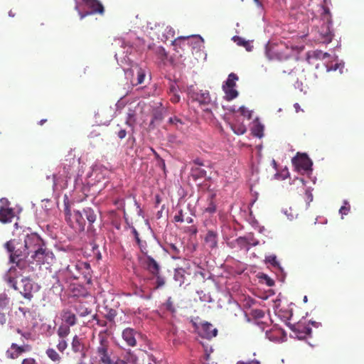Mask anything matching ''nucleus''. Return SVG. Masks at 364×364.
<instances>
[{
    "instance_id": "nucleus-1",
    "label": "nucleus",
    "mask_w": 364,
    "mask_h": 364,
    "mask_svg": "<svg viewBox=\"0 0 364 364\" xmlns=\"http://www.w3.org/2000/svg\"><path fill=\"white\" fill-rule=\"evenodd\" d=\"M96 358L101 364H112L117 357L114 354L109 340L100 335V343L95 350Z\"/></svg>"
},
{
    "instance_id": "nucleus-2",
    "label": "nucleus",
    "mask_w": 364,
    "mask_h": 364,
    "mask_svg": "<svg viewBox=\"0 0 364 364\" xmlns=\"http://www.w3.org/2000/svg\"><path fill=\"white\" fill-rule=\"evenodd\" d=\"M4 247L10 253L11 262H26L25 258L29 255V252L24 247L23 242L18 240L12 239L6 242Z\"/></svg>"
},
{
    "instance_id": "nucleus-3",
    "label": "nucleus",
    "mask_w": 364,
    "mask_h": 364,
    "mask_svg": "<svg viewBox=\"0 0 364 364\" xmlns=\"http://www.w3.org/2000/svg\"><path fill=\"white\" fill-rule=\"evenodd\" d=\"M14 266L10 267L4 276V279L12 288H16V279L19 277H27L30 272V267L27 262H14Z\"/></svg>"
},
{
    "instance_id": "nucleus-4",
    "label": "nucleus",
    "mask_w": 364,
    "mask_h": 364,
    "mask_svg": "<svg viewBox=\"0 0 364 364\" xmlns=\"http://www.w3.org/2000/svg\"><path fill=\"white\" fill-rule=\"evenodd\" d=\"M65 214L67 222L73 229L78 232L85 230V220L80 211L76 210L74 211L73 214H71L70 210L66 206Z\"/></svg>"
},
{
    "instance_id": "nucleus-5",
    "label": "nucleus",
    "mask_w": 364,
    "mask_h": 364,
    "mask_svg": "<svg viewBox=\"0 0 364 364\" xmlns=\"http://www.w3.org/2000/svg\"><path fill=\"white\" fill-rule=\"evenodd\" d=\"M31 258L40 265L45 263L50 264L54 259V255L44 243L31 255Z\"/></svg>"
},
{
    "instance_id": "nucleus-6",
    "label": "nucleus",
    "mask_w": 364,
    "mask_h": 364,
    "mask_svg": "<svg viewBox=\"0 0 364 364\" xmlns=\"http://www.w3.org/2000/svg\"><path fill=\"white\" fill-rule=\"evenodd\" d=\"M24 247L29 252L30 254H33L37 249H38L42 245L44 244L43 240L36 233H31L23 235V242Z\"/></svg>"
},
{
    "instance_id": "nucleus-7",
    "label": "nucleus",
    "mask_w": 364,
    "mask_h": 364,
    "mask_svg": "<svg viewBox=\"0 0 364 364\" xmlns=\"http://www.w3.org/2000/svg\"><path fill=\"white\" fill-rule=\"evenodd\" d=\"M33 284L31 279L27 276L21 279L20 283H16L15 290H18L26 299L31 300L33 297Z\"/></svg>"
},
{
    "instance_id": "nucleus-8",
    "label": "nucleus",
    "mask_w": 364,
    "mask_h": 364,
    "mask_svg": "<svg viewBox=\"0 0 364 364\" xmlns=\"http://www.w3.org/2000/svg\"><path fill=\"white\" fill-rule=\"evenodd\" d=\"M188 93L193 100L198 102L200 105H207L211 101L208 91L198 90L193 85H191L188 88Z\"/></svg>"
},
{
    "instance_id": "nucleus-9",
    "label": "nucleus",
    "mask_w": 364,
    "mask_h": 364,
    "mask_svg": "<svg viewBox=\"0 0 364 364\" xmlns=\"http://www.w3.org/2000/svg\"><path fill=\"white\" fill-rule=\"evenodd\" d=\"M83 3L85 6L91 9V11H87L85 13H82L79 11V15L80 18L82 19L85 16L93 14H99L102 15L105 12V9L101 2L98 0H82Z\"/></svg>"
},
{
    "instance_id": "nucleus-10",
    "label": "nucleus",
    "mask_w": 364,
    "mask_h": 364,
    "mask_svg": "<svg viewBox=\"0 0 364 364\" xmlns=\"http://www.w3.org/2000/svg\"><path fill=\"white\" fill-rule=\"evenodd\" d=\"M1 202L3 205L0 207V221L3 223H10L15 216L14 210L9 206V202L7 199L2 198Z\"/></svg>"
},
{
    "instance_id": "nucleus-11",
    "label": "nucleus",
    "mask_w": 364,
    "mask_h": 364,
    "mask_svg": "<svg viewBox=\"0 0 364 364\" xmlns=\"http://www.w3.org/2000/svg\"><path fill=\"white\" fill-rule=\"evenodd\" d=\"M140 333L132 328H126L123 330L122 336L127 345L130 347L136 346V339L140 336Z\"/></svg>"
},
{
    "instance_id": "nucleus-12",
    "label": "nucleus",
    "mask_w": 364,
    "mask_h": 364,
    "mask_svg": "<svg viewBox=\"0 0 364 364\" xmlns=\"http://www.w3.org/2000/svg\"><path fill=\"white\" fill-rule=\"evenodd\" d=\"M292 162L298 169H302L304 171L311 169L312 161L305 154H297V156L292 159Z\"/></svg>"
},
{
    "instance_id": "nucleus-13",
    "label": "nucleus",
    "mask_w": 364,
    "mask_h": 364,
    "mask_svg": "<svg viewBox=\"0 0 364 364\" xmlns=\"http://www.w3.org/2000/svg\"><path fill=\"white\" fill-rule=\"evenodd\" d=\"M80 270V278L83 279V282L87 284H90L92 281V270L89 263L85 262H77V265L76 266Z\"/></svg>"
},
{
    "instance_id": "nucleus-14",
    "label": "nucleus",
    "mask_w": 364,
    "mask_h": 364,
    "mask_svg": "<svg viewBox=\"0 0 364 364\" xmlns=\"http://www.w3.org/2000/svg\"><path fill=\"white\" fill-rule=\"evenodd\" d=\"M140 260L143 262L145 268L153 275H156L159 273L160 267L159 263L150 255H146L144 257H140Z\"/></svg>"
},
{
    "instance_id": "nucleus-15",
    "label": "nucleus",
    "mask_w": 364,
    "mask_h": 364,
    "mask_svg": "<svg viewBox=\"0 0 364 364\" xmlns=\"http://www.w3.org/2000/svg\"><path fill=\"white\" fill-rule=\"evenodd\" d=\"M71 349L76 355L74 358H85L86 350L84 344L80 341L77 336H75L71 343Z\"/></svg>"
},
{
    "instance_id": "nucleus-16",
    "label": "nucleus",
    "mask_w": 364,
    "mask_h": 364,
    "mask_svg": "<svg viewBox=\"0 0 364 364\" xmlns=\"http://www.w3.org/2000/svg\"><path fill=\"white\" fill-rule=\"evenodd\" d=\"M218 330L208 322L203 323L199 329L200 335L205 338L210 339L216 336Z\"/></svg>"
},
{
    "instance_id": "nucleus-17",
    "label": "nucleus",
    "mask_w": 364,
    "mask_h": 364,
    "mask_svg": "<svg viewBox=\"0 0 364 364\" xmlns=\"http://www.w3.org/2000/svg\"><path fill=\"white\" fill-rule=\"evenodd\" d=\"M11 348L14 350V352H10L9 350L6 351L7 357L11 359H15L18 358L21 353L28 351L30 350L29 346H18L16 343H12L11 346Z\"/></svg>"
},
{
    "instance_id": "nucleus-18",
    "label": "nucleus",
    "mask_w": 364,
    "mask_h": 364,
    "mask_svg": "<svg viewBox=\"0 0 364 364\" xmlns=\"http://www.w3.org/2000/svg\"><path fill=\"white\" fill-rule=\"evenodd\" d=\"M77 265V262L72 263L71 264L68 265L66 269H65V272L68 274V275L70 278H73L74 279H80V269H78V268L74 269L75 267H76Z\"/></svg>"
},
{
    "instance_id": "nucleus-19",
    "label": "nucleus",
    "mask_w": 364,
    "mask_h": 364,
    "mask_svg": "<svg viewBox=\"0 0 364 364\" xmlns=\"http://www.w3.org/2000/svg\"><path fill=\"white\" fill-rule=\"evenodd\" d=\"M321 40L324 43H329L331 42L333 37V33L330 31L329 25H326L322 27V31L321 32Z\"/></svg>"
},
{
    "instance_id": "nucleus-20",
    "label": "nucleus",
    "mask_w": 364,
    "mask_h": 364,
    "mask_svg": "<svg viewBox=\"0 0 364 364\" xmlns=\"http://www.w3.org/2000/svg\"><path fill=\"white\" fill-rule=\"evenodd\" d=\"M63 321L68 325L73 326L76 324L77 318L75 315L70 311H65L63 314Z\"/></svg>"
},
{
    "instance_id": "nucleus-21",
    "label": "nucleus",
    "mask_w": 364,
    "mask_h": 364,
    "mask_svg": "<svg viewBox=\"0 0 364 364\" xmlns=\"http://www.w3.org/2000/svg\"><path fill=\"white\" fill-rule=\"evenodd\" d=\"M205 240L211 248L217 246V235L213 231L208 232Z\"/></svg>"
},
{
    "instance_id": "nucleus-22",
    "label": "nucleus",
    "mask_w": 364,
    "mask_h": 364,
    "mask_svg": "<svg viewBox=\"0 0 364 364\" xmlns=\"http://www.w3.org/2000/svg\"><path fill=\"white\" fill-rule=\"evenodd\" d=\"M61 177L65 178V179L68 178H70V168H66L65 166L63 167V173L62 174H60V176L57 174H53V186H57L58 183H60V181H63Z\"/></svg>"
},
{
    "instance_id": "nucleus-23",
    "label": "nucleus",
    "mask_w": 364,
    "mask_h": 364,
    "mask_svg": "<svg viewBox=\"0 0 364 364\" xmlns=\"http://www.w3.org/2000/svg\"><path fill=\"white\" fill-rule=\"evenodd\" d=\"M215 194L212 193L208 199V204L205 211L209 213H214L216 211V205L215 203Z\"/></svg>"
},
{
    "instance_id": "nucleus-24",
    "label": "nucleus",
    "mask_w": 364,
    "mask_h": 364,
    "mask_svg": "<svg viewBox=\"0 0 364 364\" xmlns=\"http://www.w3.org/2000/svg\"><path fill=\"white\" fill-rule=\"evenodd\" d=\"M264 126L260 122H255L252 129V133L255 136L261 138L263 136Z\"/></svg>"
},
{
    "instance_id": "nucleus-25",
    "label": "nucleus",
    "mask_w": 364,
    "mask_h": 364,
    "mask_svg": "<svg viewBox=\"0 0 364 364\" xmlns=\"http://www.w3.org/2000/svg\"><path fill=\"white\" fill-rule=\"evenodd\" d=\"M223 90L225 93V98L227 100H232L237 97L238 92L237 91L234 89L233 87H223Z\"/></svg>"
},
{
    "instance_id": "nucleus-26",
    "label": "nucleus",
    "mask_w": 364,
    "mask_h": 364,
    "mask_svg": "<svg viewBox=\"0 0 364 364\" xmlns=\"http://www.w3.org/2000/svg\"><path fill=\"white\" fill-rule=\"evenodd\" d=\"M266 55L269 60L281 59V56L276 46L269 48L266 51Z\"/></svg>"
},
{
    "instance_id": "nucleus-27",
    "label": "nucleus",
    "mask_w": 364,
    "mask_h": 364,
    "mask_svg": "<svg viewBox=\"0 0 364 364\" xmlns=\"http://www.w3.org/2000/svg\"><path fill=\"white\" fill-rule=\"evenodd\" d=\"M238 80V77L236 74L232 73H230L228 77V79L227 80L225 81V85H223V87H235V85H236V81Z\"/></svg>"
},
{
    "instance_id": "nucleus-28",
    "label": "nucleus",
    "mask_w": 364,
    "mask_h": 364,
    "mask_svg": "<svg viewBox=\"0 0 364 364\" xmlns=\"http://www.w3.org/2000/svg\"><path fill=\"white\" fill-rule=\"evenodd\" d=\"M83 212L86 216L87 220L92 225L95 220L97 215L94 210L91 208H86L83 210Z\"/></svg>"
},
{
    "instance_id": "nucleus-29",
    "label": "nucleus",
    "mask_w": 364,
    "mask_h": 364,
    "mask_svg": "<svg viewBox=\"0 0 364 364\" xmlns=\"http://www.w3.org/2000/svg\"><path fill=\"white\" fill-rule=\"evenodd\" d=\"M46 355L51 360L54 362L58 363L61 360V357L60 356V355L53 348L47 349Z\"/></svg>"
},
{
    "instance_id": "nucleus-30",
    "label": "nucleus",
    "mask_w": 364,
    "mask_h": 364,
    "mask_svg": "<svg viewBox=\"0 0 364 364\" xmlns=\"http://www.w3.org/2000/svg\"><path fill=\"white\" fill-rule=\"evenodd\" d=\"M230 127L234 133L237 135L244 134L247 131L246 127L242 124H231Z\"/></svg>"
},
{
    "instance_id": "nucleus-31",
    "label": "nucleus",
    "mask_w": 364,
    "mask_h": 364,
    "mask_svg": "<svg viewBox=\"0 0 364 364\" xmlns=\"http://www.w3.org/2000/svg\"><path fill=\"white\" fill-rule=\"evenodd\" d=\"M77 313L80 316L84 317L89 315L92 310L85 307V305L80 304L76 307Z\"/></svg>"
},
{
    "instance_id": "nucleus-32",
    "label": "nucleus",
    "mask_w": 364,
    "mask_h": 364,
    "mask_svg": "<svg viewBox=\"0 0 364 364\" xmlns=\"http://www.w3.org/2000/svg\"><path fill=\"white\" fill-rule=\"evenodd\" d=\"M206 176V171L200 168H192V176L194 179L203 178Z\"/></svg>"
},
{
    "instance_id": "nucleus-33",
    "label": "nucleus",
    "mask_w": 364,
    "mask_h": 364,
    "mask_svg": "<svg viewBox=\"0 0 364 364\" xmlns=\"http://www.w3.org/2000/svg\"><path fill=\"white\" fill-rule=\"evenodd\" d=\"M10 299L5 293L0 294V309L3 310L9 306Z\"/></svg>"
},
{
    "instance_id": "nucleus-34",
    "label": "nucleus",
    "mask_w": 364,
    "mask_h": 364,
    "mask_svg": "<svg viewBox=\"0 0 364 364\" xmlns=\"http://www.w3.org/2000/svg\"><path fill=\"white\" fill-rule=\"evenodd\" d=\"M265 262L271 264L274 267L281 269L279 262L277 261V256L274 255H269L266 257Z\"/></svg>"
},
{
    "instance_id": "nucleus-35",
    "label": "nucleus",
    "mask_w": 364,
    "mask_h": 364,
    "mask_svg": "<svg viewBox=\"0 0 364 364\" xmlns=\"http://www.w3.org/2000/svg\"><path fill=\"white\" fill-rule=\"evenodd\" d=\"M70 326H60L58 329V335L60 338L64 339L70 333Z\"/></svg>"
},
{
    "instance_id": "nucleus-36",
    "label": "nucleus",
    "mask_w": 364,
    "mask_h": 364,
    "mask_svg": "<svg viewBox=\"0 0 364 364\" xmlns=\"http://www.w3.org/2000/svg\"><path fill=\"white\" fill-rule=\"evenodd\" d=\"M137 82L136 85H140L142 84L144 81L145 76H146V71L142 69L141 68H139L137 69Z\"/></svg>"
},
{
    "instance_id": "nucleus-37",
    "label": "nucleus",
    "mask_w": 364,
    "mask_h": 364,
    "mask_svg": "<svg viewBox=\"0 0 364 364\" xmlns=\"http://www.w3.org/2000/svg\"><path fill=\"white\" fill-rule=\"evenodd\" d=\"M237 43L239 46H242L245 47L247 51L252 50V46L250 44V43L248 41H246L245 40H244L242 38L237 37Z\"/></svg>"
},
{
    "instance_id": "nucleus-38",
    "label": "nucleus",
    "mask_w": 364,
    "mask_h": 364,
    "mask_svg": "<svg viewBox=\"0 0 364 364\" xmlns=\"http://www.w3.org/2000/svg\"><path fill=\"white\" fill-rule=\"evenodd\" d=\"M251 316L255 318H262L264 316V312L262 309H252L250 313Z\"/></svg>"
},
{
    "instance_id": "nucleus-39",
    "label": "nucleus",
    "mask_w": 364,
    "mask_h": 364,
    "mask_svg": "<svg viewBox=\"0 0 364 364\" xmlns=\"http://www.w3.org/2000/svg\"><path fill=\"white\" fill-rule=\"evenodd\" d=\"M350 206L348 201H344L343 205H342L339 210V213L341 215H347L350 211Z\"/></svg>"
},
{
    "instance_id": "nucleus-40",
    "label": "nucleus",
    "mask_w": 364,
    "mask_h": 364,
    "mask_svg": "<svg viewBox=\"0 0 364 364\" xmlns=\"http://www.w3.org/2000/svg\"><path fill=\"white\" fill-rule=\"evenodd\" d=\"M156 277V288H160L163 287L165 284V279L159 275V273L156 275H154Z\"/></svg>"
},
{
    "instance_id": "nucleus-41",
    "label": "nucleus",
    "mask_w": 364,
    "mask_h": 364,
    "mask_svg": "<svg viewBox=\"0 0 364 364\" xmlns=\"http://www.w3.org/2000/svg\"><path fill=\"white\" fill-rule=\"evenodd\" d=\"M314 56L317 59L323 60L329 57V54L327 53H323L321 50H315L314 52Z\"/></svg>"
},
{
    "instance_id": "nucleus-42",
    "label": "nucleus",
    "mask_w": 364,
    "mask_h": 364,
    "mask_svg": "<svg viewBox=\"0 0 364 364\" xmlns=\"http://www.w3.org/2000/svg\"><path fill=\"white\" fill-rule=\"evenodd\" d=\"M68 348V343L65 340L61 339L59 341L57 348L59 351L63 352Z\"/></svg>"
},
{
    "instance_id": "nucleus-43",
    "label": "nucleus",
    "mask_w": 364,
    "mask_h": 364,
    "mask_svg": "<svg viewBox=\"0 0 364 364\" xmlns=\"http://www.w3.org/2000/svg\"><path fill=\"white\" fill-rule=\"evenodd\" d=\"M166 309L168 310L171 312H175L176 309L173 305V301L171 299V297H168L166 302Z\"/></svg>"
},
{
    "instance_id": "nucleus-44",
    "label": "nucleus",
    "mask_w": 364,
    "mask_h": 364,
    "mask_svg": "<svg viewBox=\"0 0 364 364\" xmlns=\"http://www.w3.org/2000/svg\"><path fill=\"white\" fill-rule=\"evenodd\" d=\"M137 245H139L141 252L145 255V257L147 255V250H146V242L145 241H140V242H138Z\"/></svg>"
},
{
    "instance_id": "nucleus-45",
    "label": "nucleus",
    "mask_w": 364,
    "mask_h": 364,
    "mask_svg": "<svg viewBox=\"0 0 364 364\" xmlns=\"http://www.w3.org/2000/svg\"><path fill=\"white\" fill-rule=\"evenodd\" d=\"M117 316V312L114 309H110L108 313L106 314V318L109 321H114L115 316Z\"/></svg>"
},
{
    "instance_id": "nucleus-46",
    "label": "nucleus",
    "mask_w": 364,
    "mask_h": 364,
    "mask_svg": "<svg viewBox=\"0 0 364 364\" xmlns=\"http://www.w3.org/2000/svg\"><path fill=\"white\" fill-rule=\"evenodd\" d=\"M157 54L159 55V56L163 60V59H165L167 57V53L165 50V49L163 48V47H159L157 48Z\"/></svg>"
},
{
    "instance_id": "nucleus-47",
    "label": "nucleus",
    "mask_w": 364,
    "mask_h": 364,
    "mask_svg": "<svg viewBox=\"0 0 364 364\" xmlns=\"http://www.w3.org/2000/svg\"><path fill=\"white\" fill-rule=\"evenodd\" d=\"M170 250L173 255H175L173 256V258L178 257V255L180 253V250L175 245H173V244L170 245Z\"/></svg>"
},
{
    "instance_id": "nucleus-48",
    "label": "nucleus",
    "mask_w": 364,
    "mask_h": 364,
    "mask_svg": "<svg viewBox=\"0 0 364 364\" xmlns=\"http://www.w3.org/2000/svg\"><path fill=\"white\" fill-rule=\"evenodd\" d=\"M169 96H170V101L173 103H177L180 100V96L178 95L177 92L169 95Z\"/></svg>"
},
{
    "instance_id": "nucleus-49",
    "label": "nucleus",
    "mask_w": 364,
    "mask_h": 364,
    "mask_svg": "<svg viewBox=\"0 0 364 364\" xmlns=\"http://www.w3.org/2000/svg\"><path fill=\"white\" fill-rule=\"evenodd\" d=\"M174 220L176 222H180V223H182L184 221L182 210L178 211V213L174 216Z\"/></svg>"
},
{
    "instance_id": "nucleus-50",
    "label": "nucleus",
    "mask_w": 364,
    "mask_h": 364,
    "mask_svg": "<svg viewBox=\"0 0 364 364\" xmlns=\"http://www.w3.org/2000/svg\"><path fill=\"white\" fill-rule=\"evenodd\" d=\"M240 112L243 116L247 117L248 118L251 117L250 112L248 109H247L245 107H240Z\"/></svg>"
},
{
    "instance_id": "nucleus-51",
    "label": "nucleus",
    "mask_w": 364,
    "mask_h": 364,
    "mask_svg": "<svg viewBox=\"0 0 364 364\" xmlns=\"http://www.w3.org/2000/svg\"><path fill=\"white\" fill-rule=\"evenodd\" d=\"M162 112H166L164 108H162L159 112H156L154 115V119L156 120H161L164 118Z\"/></svg>"
},
{
    "instance_id": "nucleus-52",
    "label": "nucleus",
    "mask_w": 364,
    "mask_h": 364,
    "mask_svg": "<svg viewBox=\"0 0 364 364\" xmlns=\"http://www.w3.org/2000/svg\"><path fill=\"white\" fill-rule=\"evenodd\" d=\"M132 233L134 236V238H135V240L136 242V243L138 242H140V241H141L139 238V232H137V230L134 228L132 227Z\"/></svg>"
},
{
    "instance_id": "nucleus-53",
    "label": "nucleus",
    "mask_w": 364,
    "mask_h": 364,
    "mask_svg": "<svg viewBox=\"0 0 364 364\" xmlns=\"http://www.w3.org/2000/svg\"><path fill=\"white\" fill-rule=\"evenodd\" d=\"M305 195L306 196V199L308 200L307 203L308 205H309L310 202H311L313 200V195L312 193L308 191V190H306L305 191Z\"/></svg>"
},
{
    "instance_id": "nucleus-54",
    "label": "nucleus",
    "mask_w": 364,
    "mask_h": 364,
    "mask_svg": "<svg viewBox=\"0 0 364 364\" xmlns=\"http://www.w3.org/2000/svg\"><path fill=\"white\" fill-rule=\"evenodd\" d=\"M22 364H36L35 359L29 358L23 359L22 361Z\"/></svg>"
},
{
    "instance_id": "nucleus-55",
    "label": "nucleus",
    "mask_w": 364,
    "mask_h": 364,
    "mask_svg": "<svg viewBox=\"0 0 364 364\" xmlns=\"http://www.w3.org/2000/svg\"><path fill=\"white\" fill-rule=\"evenodd\" d=\"M177 86L175 84H171L169 87L168 95L177 92Z\"/></svg>"
},
{
    "instance_id": "nucleus-56",
    "label": "nucleus",
    "mask_w": 364,
    "mask_h": 364,
    "mask_svg": "<svg viewBox=\"0 0 364 364\" xmlns=\"http://www.w3.org/2000/svg\"><path fill=\"white\" fill-rule=\"evenodd\" d=\"M127 135V132L125 129H121L119 131V132L117 133V136L119 139H122L124 138H125Z\"/></svg>"
},
{
    "instance_id": "nucleus-57",
    "label": "nucleus",
    "mask_w": 364,
    "mask_h": 364,
    "mask_svg": "<svg viewBox=\"0 0 364 364\" xmlns=\"http://www.w3.org/2000/svg\"><path fill=\"white\" fill-rule=\"evenodd\" d=\"M168 122L171 124H176L177 122H179L181 124V121L180 119L177 117H170L168 119Z\"/></svg>"
},
{
    "instance_id": "nucleus-58",
    "label": "nucleus",
    "mask_w": 364,
    "mask_h": 364,
    "mask_svg": "<svg viewBox=\"0 0 364 364\" xmlns=\"http://www.w3.org/2000/svg\"><path fill=\"white\" fill-rule=\"evenodd\" d=\"M6 322V316L4 313H0V323L1 325L5 324Z\"/></svg>"
},
{
    "instance_id": "nucleus-59",
    "label": "nucleus",
    "mask_w": 364,
    "mask_h": 364,
    "mask_svg": "<svg viewBox=\"0 0 364 364\" xmlns=\"http://www.w3.org/2000/svg\"><path fill=\"white\" fill-rule=\"evenodd\" d=\"M237 244H239L240 245L249 244L245 238L241 237L237 240Z\"/></svg>"
},
{
    "instance_id": "nucleus-60",
    "label": "nucleus",
    "mask_w": 364,
    "mask_h": 364,
    "mask_svg": "<svg viewBox=\"0 0 364 364\" xmlns=\"http://www.w3.org/2000/svg\"><path fill=\"white\" fill-rule=\"evenodd\" d=\"M237 364H260V363L257 360H251L250 362H242V361H239L237 363Z\"/></svg>"
},
{
    "instance_id": "nucleus-61",
    "label": "nucleus",
    "mask_w": 364,
    "mask_h": 364,
    "mask_svg": "<svg viewBox=\"0 0 364 364\" xmlns=\"http://www.w3.org/2000/svg\"><path fill=\"white\" fill-rule=\"evenodd\" d=\"M74 359L77 361V364H86L85 362V358H74Z\"/></svg>"
},
{
    "instance_id": "nucleus-62",
    "label": "nucleus",
    "mask_w": 364,
    "mask_h": 364,
    "mask_svg": "<svg viewBox=\"0 0 364 364\" xmlns=\"http://www.w3.org/2000/svg\"><path fill=\"white\" fill-rule=\"evenodd\" d=\"M188 38H189V36H187V37L181 36V37H178V38L175 39L174 43H177L178 41L188 40Z\"/></svg>"
},
{
    "instance_id": "nucleus-63",
    "label": "nucleus",
    "mask_w": 364,
    "mask_h": 364,
    "mask_svg": "<svg viewBox=\"0 0 364 364\" xmlns=\"http://www.w3.org/2000/svg\"><path fill=\"white\" fill-rule=\"evenodd\" d=\"M194 164H196V165H198V166H203V161L199 159H196L193 161Z\"/></svg>"
},
{
    "instance_id": "nucleus-64",
    "label": "nucleus",
    "mask_w": 364,
    "mask_h": 364,
    "mask_svg": "<svg viewBox=\"0 0 364 364\" xmlns=\"http://www.w3.org/2000/svg\"><path fill=\"white\" fill-rule=\"evenodd\" d=\"M267 284L269 286V287H272L274 284V282L270 279V278H268L267 279Z\"/></svg>"
}]
</instances>
